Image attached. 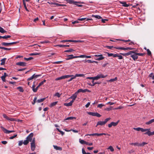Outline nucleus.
Here are the masks:
<instances>
[{"label":"nucleus","instance_id":"f257e3e1","mask_svg":"<svg viewBox=\"0 0 154 154\" xmlns=\"http://www.w3.org/2000/svg\"><path fill=\"white\" fill-rule=\"evenodd\" d=\"M35 147V139L33 138L32 142L31 143V148L32 151H34Z\"/></svg>","mask_w":154,"mask_h":154},{"label":"nucleus","instance_id":"f03ea898","mask_svg":"<svg viewBox=\"0 0 154 154\" xmlns=\"http://www.w3.org/2000/svg\"><path fill=\"white\" fill-rule=\"evenodd\" d=\"M107 76V75H104L101 73L98 74L96 76L94 77L95 80H98L100 78H105Z\"/></svg>","mask_w":154,"mask_h":154},{"label":"nucleus","instance_id":"7ed1b4c3","mask_svg":"<svg viewBox=\"0 0 154 154\" xmlns=\"http://www.w3.org/2000/svg\"><path fill=\"white\" fill-rule=\"evenodd\" d=\"M109 135V136L110 135L109 134H107L105 133H100V134L95 133H93V134H86V135H85V136H93L96 135V136H101V135Z\"/></svg>","mask_w":154,"mask_h":154},{"label":"nucleus","instance_id":"20e7f679","mask_svg":"<svg viewBox=\"0 0 154 154\" xmlns=\"http://www.w3.org/2000/svg\"><path fill=\"white\" fill-rule=\"evenodd\" d=\"M95 57H97L96 59L97 60H102L104 58V57L103 56L102 54H97L94 56Z\"/></svg>","mask_w":154,"mask_h":154},{"label":"nucleus","instance_id":"39448f33","mask_svg":"<svg viewBox=\"0 0 154 154\" xmlns=\"http://www.w3.org/2000/svg\"><path fill=\"white\" fill-rule=\"evenodd\" d=\"M0 128L2 129L3 131L4 132V133L6 134H9L11 132H14V131H9L8 130L6 129L2 126H0Z\"/></svg>","mask_w":154,"mask_h":154},{"label":"nucleus","instance_id":"423d86ee","mask_svg":"<svg viewBox=\"0 0 154 154\" xmlns=\"http://www.w3.org/2000/svg\"><path fill=\"white\" fill-rule=\"evenodd\" d=\"M17 43V42H14L10 43L2 42V45L3 46H8L10 45L15 44Z\"/></svg>","mask_w":154,"mask_h":154},{"label":"nucleus","instance_id":"0eeeda50","mask_svg":"<svg viewBox=\"0 0 154 154\" xmlns=\"http://www.w3.org/2000/svg\"><path fill=\"white\" fill-rule=\"evenodd\" d=\"M33 136V133H31L27 137L26 139H27L29 142H31L33 140L32 137Z\"/></svg>","mask_w":154,"mask_h":154},{"label":"nucleus","instance_id":"6e6552de","mask_svg":"<svg viewBox=\"0 0 154 154\" xmlns=\"http://www.w3.org/2000/svg\"><path fill=\"white\" fill-rule=\"evenodd\" d=\"M119 122V120H118L116 122H112L110 124L108 125V126L109 128H111L112 126H116Z\"/></svg>","mask_w":154,"mask_h":154},{"label":"nucleus","instance_id":"1a4fd4ad","mask_svg":"<svg viewBox=\"0 0 154 154\" xmlns=\"http://www.w3.org/2000/svg\"><path fill=\"white\" fill-rule=\"evenodd\" d=\"M78 94V93L77 92H76L74 94H73L69 97V99H72V101H73V102H74V100L76 98Z\"/></svg>","mask_w":154,"mask_h":154},{"label":"nucleus","instance_id":"9d476101","mask_svg":"<svg viewBox=\"0 0 154 154\" xmlns=\"http://www.w3.org/2000/svg\"><path fill=\"white\" fill-rule=\"evenodd\" d=\"M76 92L78 94V93L80 92L85 93L86 92H90V91L87 89H79V90H78V91Z\"/></svg>","mask_w":154,"mask_h":154},{"label":"nucleus","instance_id":"9b49d317","mask_svg":"<svg viewBox=\"0 0 154 154\" xmlns=\"http://www.w3.org/2000/svg\"><path fill=\"white\" fill-rule=\"evenodd\" d=\"M150 129H144L145 132L146 131V133H144L145 134H147L149 136L152 135V132H151L149 131Z\"/></svg>","mask_w":154,"mask_h":154},{"label":"nucleus","instance_id":"f8f14e48","mask_svg":"<svg viewBox=\"0 0 154 154\" xmlns=\"http://www.w3.org/2000/svg\"><path fill=\"white\" fill-rule=\"evenodd\" d=\"M16 65L21 66H25L26 65V63L23 62H18L16 63Z\"/></svg>","mask_w":154,"mask_h":154},{"label":"nucleus","instance_id":"ddd939ff","mask_svg":"<svg viewBox=\"0 0 154 154\" xmlns=\"http://www.w3.org/2000/svg\"><path fill=\"white\" fill-rule=\"evenodd\" d=\"M132 53H134V51H130L129 52L125 53H121V54L124 56H126L131 55Z\"/></svg>","mask_w":154,"mask_h":154},{"label":"nucleus","instance_id":"4468645a","mask_svg":"<svg viewBox=\"0 0 154 154\" xmlns=\"http://www.w3.org/2000/svg\"><path fill=\"white\" fill-rule=\"evenodd\" d=\"M67 56L68 57L66 58V60H71L74 58H76V57H75V56H73V55L72 54L68 55Z\"/></svg>","mask_w":154,"mask_h":154},{"label":"nucleus","instance_id":"2eb2a0df","mask_svg":"<svg viewBox=\"0 0 154 154\" xmlns=\"http://www.w3.org/2000/svg\"><path fill=\"white\" fill-rule=\"evenodd\" d=\"M131 57H132L133 59L134 60H135L138 58V57L137 56V53H135L133 55H131Z\"/></svg>","mask_w":154,"mask_h":154},{"label":"nucleus","instance_id":"dca6fc26","mask_svg":"<svg viewBox=\"0 0 154 154\" xmlns=\"http://www.w3.org/2000/svg\"><path fill=\"white\" fill-rule=\"evenodd\" d=\"M67 3H68L70 4H73L74 5H76V3H77V2H75L73 0H65Z\"/></svg>","mask_w":154,"mask_h":154},{"label":"nucleus","instance_id":"f3484780","mask_svg":"<svg viewBox=\"0 0 154 154\" xmlns=\"http://www.w3.org/2000/svg\"><path fill=\"white\" fill-rule=\"evenodd\" d=\"M73 102V101L71 100L69 103H65L64 105L67 106H70L72 105Z\"/></svg>","mask_w":154,"mask_h":154},{"label":"nucleus","instance_id":"a211bd4d","mask_svg":"<svg viewBox=\"0 0 154 154\" xmlns=\"http://www.w3.org/2000/svg\"><path fill=\"white\" fill-rule=\"evenodd\" d=\"M105 124L103 121H99L97 122L96 127H97L98 125H103Z\"/></svg>","mask_w":154,"mask_h":154},{"label":"nucleus","instance_id":"6ab92c4d","mask_svg":"<svg viewBox=\"0 0 154 154\" xmlns=\"http://www.w3.org/2000/svg\"><path fill=\"white\" fill-rule=\"evenodd\" d=\"M54 149H56V150H62V148L61 147H60L57 146H55L54 145L53 146Z\"/></svg>","mask_w":154,"mask_h":154},{"label":"nucleus","instance_id":"aec40b11","mask_svg":"<svg viewBox=\"0 0 154 154\" xmlns=\"http://www.w3.org/2000/svg\"><path fill=\"white\" fill-rule=\"evenodd\" d=\"M46 80L45 79L43 81L40 82L38 84V86L37 87V88L36 89H37L38 88H39L40 86L43 84L44 83L46 82Z\"/></svg>","mask_w":154,"mask_h":154},{"label":"nucleus","instance_id":"412c9836","mask_svg":"<svg viewBox=\"0 0 154 154\" xmlns=\"http://www.w3.org/2000/svg\"><path fill=\"white\" fill-rule=\"evenodd\" d=\"M38 88L37 89V87H35V85L34 84H33V85L32 86V89L33 91L34 92H36Z\"/></svg>","mask_w":154,"mask_h":154},{"label":"nucleus","instance_id":"4be33fe9","mask_svg":"<svg viewBox=\"0 0 154 154\" xmlns=\"http://www.w3.org/2000/svg\"><path fill=\"white\" fill-rule=\"evenodd\" d=\"M117 79H118L116 77L114 79H111L109 80H108L107 81L108 82H113L115 81H117Z\"/></svg>","mask_w":154,"mask_h":154},{"label":"nucleus","instance_id":"5701e85b","mask_svg":"<svg viewBox=\"0 0 154 154\" xmlns=\"http://www.w3.org/2000/svg\"><path fill=\"white\" fill-rule=\"evenodd\" d=\"M154 122V119H152L151 120H149V121L147 122L146 123V124L147 125H149L152 122Z\"/></svg>","mask_w":154,"mask_h":154},{"label":"nucleus","instance_id":"b1692460","mask_svg":"<svg viewBox=\"0 0 154 154\" xmlns=\"http://www.w3.org/2000/svg\"><path fill=\"white\" fill-rule=\"evenodd\" d=\"M92 17H94L98 19H100L102 18L99 15H92Z\"/></svg>","mask_w":154,"mask_h":154},{"label":"nucleus","instance_id":"393cba45","mask_svg":"<svg viewBox=\"0 0 154 154\" xmlns=\"http://www.w3.org/2000/svg\"><path fill=\"white\" fill-rule=\"evenodd\" d=\"M6 60V58H4L1 60V65H4L5 64Z\"/></svg>","mask_w":154,"mask_h":154},{"label":"nucleus","instance_id":"a878e982","mask_svg":"<svg viewBox=\"0 0 154 154\" xmlns=\"http://www.w3.org/2000/svg\"><path fill=\"white\" fill-rule=\"evenodd\" d=\"M115 48L119 50H126V48L122 47H116Z\"/></svg>","mask_w":154,"mask_h":154},{"label":"nucleus","instance_id":"bb28decb","mask_svg":"<svg viewBox=\"0 0 154 154\" xmlns=\"http://www.w3.org/2000/svg\"><path fill=\"white\" fill-rule=\"evenodd\" d=\"M23 4L24 6V7L25 8V9L26 10V11H29L27 8L26 3L25 2V0H23Z\"/></svg>","mask_w":154,"mask_h":154},{"label":"nucleus","instance_id":"cd10ccee","mask_svg":"<svg viewBox=\"0 0 154 154\" xmlns=\"http://www.w3.org/2000/svg\"><path fill=\"white\" fill-rule=\"evenodd\" d=\"M75 78L76 77H85V75L83 74H76L75 75Z\"/></svg>","mask_w":154,"mask_h":154},{"label":"nucleus","instance_id":"c85d7f7f","mask_svg":"<svg viewBox=\"0 0 154 154\" xmlns=\"http://www.w3.org/2000/svg\"><path fill=\"white\" fill-rule=\"evenodd\" d=\"M121 3L122 5L125 7H128L129 5H128L125 2H121Z\"/></svg>","mask_w":154,"mask_h":154},{"label":"nucleus","instance_id":"c756f323","mask_svg":"<svg viewBox=\"0 0 154 154\" xmlns=\"http://www.w3.org/2000/svg\"><path fill=\"white\" fill-rule=\"evenodd\" d=\"M87 62H88L89 63H97V62L95 61H92L91 60H87Z\"/></svg>","mask_w":154,"mask_h":154},{"label":"nucleus","instance_id":"7c9ffc66","mask_svg":"<svg viewBox=\"0 0 154 154\" xmlns=\"http://www.w3.org/2000/svg\"><path fill=\"white\" fill-rule=\"evenodd\" d=\"M87 113L88 114L92 116H95V112H88Z\"/></svg>","mask_w":154,"mask_h":154},{"label":"nucleus","instance_id":"2f4dec72","mask_svg":"<svg viewBox=\"0 0 154 154\" xmlns=\"http://www.w3.org/2000/svg\"><path fill=\"white\" fill-rule=\"evenodd\" d=\"M0 49H3L4 50H9L11 49V48H8L2 47H0Z\"/></svg>","mask_w":154,"mask_h":154},{"label":"nucleus","instance_id":"473e14b6","mask_svg":"<svg viewBox=\"0 0 154 154\" xmlns=\"http://www.w3.org/2000/svg\"><path fill=\"white\" fill-rule=\"evenodd\" d=\"M79 142L82 144H85L86 142L81 139H79Z\"/></svg>","mask_w":154,"mask_h":154},{"label":"nucleus","instance_id":"72a5a7b5","mask_svg":"<svg viewBox=\"0 0 154 154\" xmlns=\"http://www.w3.org/2000/svg\"><path fill=\"white\" fill-rule=\"evenodd\" d=\"M6 32V31L4 30V29L2 27H0V32L2 33H4Z\"/></svg>","mask_w":154,"mask_h":154},{"label":"nucleus","instance_id":"f704fd0d","mask_svg":"<svg viewBox=\"0 0 154 154\" xmlns=\"http://www.w3.org/2000/svg\"><path fill=\"white\" fill-rule=\"evenodd\" d=\"M75 51L72 48L69 49V50H67L64 51L65 52H69L74 51Z\"/></svg>","mask_w":154,"mask_h":154},{"label":"nucleus","instance_id":"c9c22d12","mask_svg":"<svg viewBox=\"0 0 154 154\" xmlns=\"http://www.w3.org/2000/svg\"><path fill=\"white\" fill-rule=\"evenodd\" d=\"M75 119L76 118L75 117H72V116H71L69 117H68L67 118H66V120H72L73 119Z\"/></svg>","mask_w":154,"mask_h":154},{"label":"nucleus","instance_id":"e433bc0d","mask_svg":"<svg viewBox=\"0 0 154 154\" xmlns=\"http://www.w3.org/2000/svg\"><path fill=\"white\" fill-rule=\"evenodd\" d=\"M57 103V101H55L54 102L51 103L50 105V106L51 107L55 105Z\"/></svg>","mask_w":154,"mask_h":154},{"label":"nucleus","instance_id":"4c0bfd02","mask_svg":"<svg viewBox=\"0 0 154 154\" xmlns=\"http://www.w3.org/2000/svg\"><path fill=\"white\" fill-rule=\"evenodd\" d=\"M56 129L61 133L62 136L64 134V132L60 130L59 128H57Z\"/></svg>","mask_w":154,"mask_h":154},{"label":"nucleus","instance_id":"58836bf2","mask_svg":"<svg viewBox=\"0 0 154 154\" xmlns=\"http://www.w3.org/2000/svg\"><path fill=\"white\" fill-rule=\"evenodd\" d=\"M45 98H41V99H38L37 100V102L38 103L42 102L45 100Z\"/></svg>","mask_w":154,"mask_h":154},{"label":"nucleus","instance_id":"ea45409f","mask_svg":"<svg viewBox=\"0 0 154 154\" xmlns=\"http://www.w3.org/2000/svg\"><path fill=\"white\" fill-rule=\"evenodd\" d=\"M75 57L76 58H84L85 57V55H82L79 56H76Z\"/></svg>","mask_w":154,"mask_h":154},{"label":"nucleus","instance_id":"a19ab883","mask_svg":"<svg viewBox=\"0 0 154 154\" xmlns=\"http://www.w3.org/2000/svg\"><path fill=\"white\" fill-rule=\"evenodd\" d=\"M17 88L19 89V91L20 92H23V89L21 87H19Z\"/></svg>","mask_w":154,"mask_h":154},{"label":"nucleus","instance_id":"79ce46f5","mask_svg":"<svg viewBox=\"0 0 154 154\" xmlns=\"http://www.w3.org/2000/svg\"><path fill=\"white\" fill-rule=\"evenodd\" d=\"M11 37V36L9 35H5L4 36H3L2 38L4 39H7L8 38H9Z\"/></svg>","mask_w":154,"mask_h":154},{"label":"nucleus","instance_id":"37998d69","mask_svg":"<svg viewBox=\"0 0 154 154\" xmlns=\"http://www.w3.org/2000/svg\"><path fill=\"white\" fill-rule=\"evenodd\" d=\"M23 144L24 145H27L29 143V142L28 141V140H27V139H26V140H24L23 142Z\"/></svg>","mask_w":154,"mask_h":154},{"label":"nucleus","instance_id":"c03bdc74","mask_svg":"<svg viewBox=\"0 0 154 154\" xmlns=\"http://www.w3.org/2000/svg\"><path fill=\"white\" fill-rule=\"evenodd\" d=\"M72 75V77L68 80V82H69L71 81L72 79H75V75Z\"/></svg>","mask_w":154,"mask_h":154},{"label":"nucleus","instance_id":"a18cd8bd","mask_svg":"<svg viewBox=\"0 0 154 154\" xmlns=\"http://www.w3.org/2000/svg\"><path fill=\"white\" fill-rule=\"evenodd\" d=\"M130 144L131 145H134V146H139V143H130Z\"/></svg>","mask_w":154,"mask_h":154},{"label":"nucleus","instance_id":"49530a36","mask_svg":"<svg viewBox=\"0 0 154 154\" xmlns=\"http://www.w3.org/2000/svg\"><path fill=\"white\" fill-rule=\"evenodd\" d=\"M33 59V58L32 57H29V58H24V59L26 61H29V60H31Z\"/></svg>","mask_w":154,"mask_h":154},{"label":"nucleus","instance_id":"de8ad7c7","mask_svg":"<svg viewBox=\"0 0 154 154\" xmlns=\"http://www.w3.org/2000/svg\"><path fill=\"white\" fill-rule=\"evenodd\" d=\"M147 144V143H146L145 142H143L139 144V146H143L144 145L146 144Z\"/></svg>","mask_w":154,"mask_h":154},{"label":"nucleus","instance_id":"09e8293b","mask_svg":"<svg viewBox=\"0 0 154 154\" xmlns=\"http://www.w3.org/2000/svg\"><path fill=\"white\" fill-rule=\"evenodd\" d=\"M33 75H34V78H37L41 76V75H35V74H34Z\"/></svg>","mask_w":154,"mask_h":154},{"label":"nucleus","instance_id":"8fccbe9b","mask_svg":"<svg viewBox=\"0 0 154 154\" xmlns=\"http://www.w3.org/2000/svg\"><path fill=\"white\" fill-rule=\"evenodd\" d=\"M40 54V53H31L29 55L31 56H33V55H38Z\"/></svg>","mask_w":154,"mask_h":154},{"label":"nucleus","instance_id":"3c124183","mask_svg":"<svg viewBox=\"0 0 154 154\" xmlns=\"http://www.w3.org/2000/svg\"><path fill=\"white\" fill-rule=\"evenodd\" d=\"M111 118H108L105 119L104 121H103L105 124H106L108 121Z\"/></svg>","mask_w":154,"mask_h":154},{"label":"nucleus","instance_id":"603ef678","mask_svg":"<svg viewBox=\"0 0 154 154\" xmlns=\"http://www.w3.org/2000/svg\"><path fill=\"white\" fill-rule=\"evenodd\" d=\"M108 149H110L111 152H113L114 150V149L111 146H109L108 148Z\"/></svg>","mask_w":154,"mask_h":154},{"label":"nucleus","instance_id":"864d4df0","mask_svg":"<svg viewBox=\"0 0 154 154\" xmlns=\"http://www.w3.org/2000/svg\"><path fill=\"white\" fill-rule=\"evenodd\" d=\"M54 96H57L58 97H59L60 96V94L59 93L57 92L55 94Z\"/></svg>","mask_w":154,"mask_h":154},{"label":"nucleus","instance_id":"5fc2aeb1","mask_svg":"<svg viewBox=\"0 0 154 154\" xmlns=\"http://www.w3.org/2000/svg\"><path fill=\"white\" fill-rule=\"evenodd\" d=\"M104 105L103 104H99L97 106V107L99 108H101L103 106H104Z\"/></svg>","mask_w":154,"mask_h":154},{"label":"nucleus","instance_id":"6e6d98bb","mask_svg":"<svg viewBox=\"0 0 154 154\" xmlns=\"http://www.w3.org/2000/svg\"><path fill=\"white\" fill-rule=\"evenodd\" d=\"M51 4H54V5H56L57 6H63V5H62L60 4H59L58 3H51Z\"/></svg>","mask_w":154,"mask_h":154},{"label":"nucleus","instance_id":"4d7b16f0","mask_svg":"<svg viewBox=\"0 0 154 154\" xmlns=\"http://www.w3.org/2000/svg\"><path fill=\"white\" fill-rule=\"evenodd\" d=\"M17 136V134H15L13 136H12L10 137L9 138V139H14V138L15 137H16Z\"/></svg>","mask_w":154,"mask_h":154},{"label":"nucleus","instance_id":"13d9d810","mask_svg":"<svg viewBox=\"0 0 154 154\" xmlns=\"http://www.w3.org/2000/svg\"><path fill=\"white\" fill-rule=\"evenodd\" d=\"M153 73H151L149 75V76L150 77H152V79L154 80V75H153Z\"/></svg>","mask_w":154,"mask_h":154},{"label":"nucleus","instance_id":"bf43d9fd","mask_svg":"<svg viewBox=\"0 0 154 154\" xmlns=\"http://www.w3.org/2000/svg\"><path fill=\"white\" fill-rule=\"evenodd\" d=\"M133 129L136 131H140L141 128H133Z\"/></svg>","mask_w":154,"mask_h":154},{"label":"nucleus","instance_id":"052dcab7","mask_svg":"<svg viewBox=\"0 0 154 154\" xmlns=\"http://www.w3.org/2000/svg\"><path fill=\"white\" fill-rule=\"evenodd\" d=\"M146 51L147 52V54L149 55H150L151 54V51H150L149 49H146Z\"/></svg>","mask_w":154,"mask_h":154},{"label":"nucleus","instance_id":"680f3d73","mask_svg":"<svg viewBox=\"0 0 154 154\" xmlns=\"http://www.w3.org/2000/svg\"><path fill=\"white\" fill-rule=\"evenodd\" d=\"M8 120L11 121H15L16 120L15 119L13 118H9Z\"/></svg>","mask_w":154,"mask_h":154},{"label":"nucleus","instance_id":"e2e57ef3","mask_svg":"<svg viewBox=\"0 0 154 154\" xmlns=\"http://www.w3.org/2000/svg\"><path fill=\"white\" fill-rule=\"evenodd\" d=\"M23 143V140H20L19 142L18 145L21 146L22 145Z\"/></svg>","mask_w":154,"mask_h":154},{"label":"nucleus","instance_id":"0e129e2a","mask_svg":"<svg viewBox=\"0 0 154 154\" xmlns=\"http://www.w3.org/2000/svg\"><path fill=\"white\" fill-rule=\"evenodd\" d=\"M3 117L5 118L7 120H8L9 117L8 116H7L5 114H3Z\"/></svg>","mask_w":154,"mask_h":154},{"label":"nucleus","instance_id":"69168bd1","mask_svg":"<svg viewBox=\"0 0 154 154\" xmlns=\"http://www.w3.org/2000/svg\"><path fill=\"white\" fill-rule=\"evenodd\" d=\"M3 117L5 118L7 120H8L9 117L8 116H7L5 114H3Z\"/></svg>","mask_w":154,"mask_h":154},{"label":"nucleus","instance_id":"338daca9","mask_svg":"<svg viewBox=\"0 0 154 154\" xmlns=\"http://www.w3.org/2000/svg\"><path fill=\"white\" fill-rule=\"evenodd\" d=\"M3 117L5 118L7 120H8L9 117L8 116H7L5 114H3Z\"/></svg>","mask_w":154,"mask_h":154},{"label":"nucleus","instance_id":"774afa93","mask_svg":"<svg viewBox=\"0 0 154 154\" xmlns=\"http://www.w3.org/2000/svg\"><path fill=\"white\" fill-rule=\"evenodd\" d=\"M34 75H32V76H31V77H30L27 80L28 81H29V80H31L32 79H34Z\"/></svg>","mask_w":154,"mask_h":154}]
</instances>
